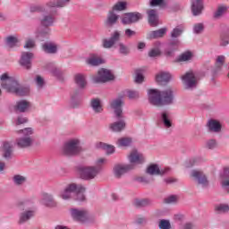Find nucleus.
Wrapping results in <instances>:
<instances>
[{"label":"nucleus","mask_w":229,"mask_h":229,"mask_svg":"<svg viewBox=\"0 0 229 229\" xmlns=\"http://www.w3.org/2000/svg\"><path fill=\"white\" fill-rule=\"evenodd\" d=\"M191 176L202 187H207L208 185V180L207 179V176L205 175V174H203V172L199 170H192L191 172Z\"/></svg>","instance_id":"10"},{"label":"nucleus","mask_w":229,"mask_h":229,"mask_svg":"<svg viewBox=\"0 0 229 229\" xmlns=\"http://www.w3.org/2000/svg\"><path fill=\"white\" fill-rule=\"evenodd\" d=\"M171 78H173V76L169 72H160L156 75L157 83H167L171 81Z\"/></svg>","instance_id":"24"},{"label":"nucleus","mask_w":229,"mask_h":229,"mask_svg":"<svg viewBox=\"0 0 229 229\" xmlns=\"http://www.w3.org/2000/svg\"><path fill=\"white\" fill-rule=\"evenodd\" d=\"M203 30H205V26L203 25V23H196L193 26V33H196L197 35H199V33H201Z\"/></svg>","instance_id":"59"},{"label":"nucleus","mask_w":229,"mask_h":229,"mask_svg":"<svg viewBox=\"0 0 229 229\" xmlns=\"http://www.w3.org/2000/svg\"><path fill=\"white\" fill-rule=\"evenodd\" d=\"M81 142L80 139L74 138L68 140L63 145L61 148V153L65 157H76V155H80L81 153Z\"/></svg>","instance_id":"4"},{"label":"nucleus","mask_w":229,"mask_h":229,"mask_svg":"<svg viewBox=\"0 0 229 229\" xmlns=\"http://www.w3.org/2000/svg\"><path fill=\"white\" fill-rule=\"evenodd\" d=\"M42 49L43 51H45V53H49L50 55H53L56 53V51H58V45H56V43L55 42H46L42 46Z\"/></svg>","instance_id":"28"},{"label":"nucleus","mask_w":229,"mask_h":229,"mask_svg":"<svg viewBox=\"0 0 229 229\" xmlns=\"http://www.w3.org/2000/svg\"><path fill=\"white\" fill-rule=\"evenodd\" d=\"M148 100L151 105H156L160 106L162 105H172L174 100V95L173 94V89H167L164 91H158L157 89H149Z\"/></svg>","instance_id":"2"},{"label":"nucleus","mask_w":229,"mask_h":229,"mask_svg":"<svg viewBox=\"0 0 229 229\" xmlns=\"http://www.w3.org/2000/svg\"><path fill=\"white\" fill-rule=\"evenodd\" d=\"M86 63L88 64V65L96 66L101 65V64H105V61L98 55H92L86 60Z\"/></svg>","instance_id":"33"},{"label":"nucleus","mask_w":229,"mask_h":229,"mask_svg":"<svg viewBox=\"0 0 229 229\" xmlns=\"http://www.w3.org/2000/svg\"><path fill=\"white\" fill-rule=\"evenodd\" d=\"M34 83L38 90H42L46 87V80L40 75H37L34 78Z\"/></svg>","instance_id":"40"},{"label":"nucleus","mask_w":229,"mask_h":229,"mask_svg":"<svg viewBox=\"0 0 229 229\" xmlns=\"http://www.w3.org/2000/svg\"><path fill=\"white\" fill-rule=\"evenodd\" d=\"M123 98H115L113 101H111V108L114 110L115 116L118 119H123Z\"/></svg>","instance_id":"14"},{"label":"nucleus","mask_w":229,"mask_h":229,"mask_svg":"<svg viewBox=\"0 0 229 229\" xmlns=\"http://www.w3.org/2000/svg\"><path fill=\"white\" fill-rule=\"evenodd\" d=\"M19 133L21 134L19 138L16 139V145L18 148H30L33 145V129L25 128L21 131H19Z\"/></svg>","instance_id":"5"},{"label":"nucleus","mask_w":229,"mask_h":229,"mask_svg":"<svg viewBox=\"0 0 229 229\" xmlns=\"http://www.w3.org/2000/svg\"><path fill=\"white\" fill-rule=\"evenodd\" d=\"M209 131H213L214 133H219L221 131V123L216 120H209L207 123Z\"/></svg>","instance_id":"25"},{"label":"nucleus","mask_w":229,"mask_h":229,"mask_svg":"<svg viewBox=\"0 0 229 229\" xmlns=\"http://www.w3.org/2000/svg\"><path fill=\"white\" fill-rule=\"evenodd\" d=\"M142 19V14L140 13H127L123 15L122 22L123 24H133Z\"/></svg>","instance_id":"12"},{"label":"nucleus","mask_w":229,"mask_h":229,"mask_svg":"<svg viewBox=\"0 0 229 229\" xmlns=\"http://www.w3.org/2000/svg\"><path fill=\"white\" fill-rule=\"evenodd\" d=\"M182 83L186 89H196L198 87V78L192 72H188L182 76Z\"/></svg>","instance_id":"9"},{"label":"nucleus","mask_w":229,"mask_h":229,"mask_svg":"<svg viewBox=\"0 0 229 229\" xmlns=\"http://www.w3.org/2000/svg\"><path fill=\"white\" fill-rule=\"evenodd\" d=\"M30 108H31V103H30L28 100H20L15 106V110L18 112H27V110H30Z\"/></svg>","instance_id":"29"},{"label":"nucleus","mask_w":229,"mask_h":229,"mask_svg":"<svg viewBox=\"0 0 229 229\" xmlns=\"http://www.w3.org/2000/svg\"><path fill=\"white\" fill-rule=\"evenodd\" d=\"M26 180L27 179L24 175L15 174L13 176V182L17 186L24 185V183H26Z\"/></svg>","instance_id":"41"},{"label":"nucleus","mask_w":229,"mask_h":229,"mask_svg":"<svg viewBox=\"0 0 229 229\" xmlns=\"http://www.w3.org/2000/svg\"><path fill=\"white\" fill-rule=\"evenodd\" d=\"M24 47H26L27 49H30L31 47H35V40H33V39L27 40Z\"/></svg>","instance_id":"63"},{"label":"nucleus","mask_w":229,"mask_h":229,"mask_svg":"<svg viewBox=\"0 0 229 229\" xmlns=\"http://www.w3.org/2000/svg\"><path fill=\"white\" fill-rule=\"evenodd\" d=\"M171 173L170 167H165L163 169H160V167L157 166V165H150L147 168V174H150L151 176L158 175V174H169Z\"/></svg>","instance_id":"13"},{"label":"nucleus","mask_w":229,"mask_h":229,"mask_svg":"<svg viewBox=\"0 0 229 229\" xmlns=\"http://www.w3.org/2000/svg\"><path fill=\"white\" fill-rule=\"evenodd\" d=\"M135 205L137 207H148V205H151V200L149 199H136Z\"/></svg>","instance_id":"52"},{"label":"nucleus","mask_w":229,"mask_h":229,"mask_svg":"<svg viewBox=\"0 0 229 229\" xmlns=\"http://www.w3.org/2000/svg\"><path fill=\"white\" fill-rule=\"evenodd\" d=\"M33 216H35V210H27L22 212L20 215V225L26 223V221H30V218L33 217Z\"/></svg>","instance_id":"34"},{"label":"nucleus","mask_w":229,"mask_h":229,"mask_svg":"<svg viewBox=\"0 0 229 229\" xmlns=\"http://www.w3.org/2000/svg\"><path fill=\"white\" fill-rule=\"evenodd\" d=\"M114 44L115 43L111 38L103 40V47H105V49L114 47Z\"/></svg>","instance_id":"61"},{"label":"nucleus","mask_w":229,"mask_h":229,"mask_svg":"<svg viewBox=\"0 0 229 229\" xmlns=\"http://www.w3.org/2000/svg\"><path fill=\"white\" fill-rule=\"evenodd\" d=\"M107 163H108V159H106V157H99L98 159L96 160L95 167H98L99 168V173H100L101 172V166L105 165Z\"/></svg>","instance_id":"57"},{"label":"nucleus","mask_w":229,"mask_h":229,"mask_svg":"<svg viewBox=\"0 0 229 229\" xmlns=\"http://www.w3.org/2000/svg\"><path fill=\"white\" fill-rule=\"evenodd\" d=\"M222 186L224 189H225V191H227V192H229V179H224L222 181Z\"/></svg>","instance_id":"64"},{"label":"nucleus","mask_w":229,"mask_h":229,"mask_svg":"<svg viewBox=\"0 0 229 229\" xmlns=\"http://www.w3.org/2000/svg\"><path fill=\"white\" fill-rule=\"evenodd\" d=\"M95 147L97 149H104L107 155H113V153H115V147L106 143L98 142Z\"/></svg>","instance_id":"27"},{"label":"nucleus","mask_w":229,"mask_h":229,"mask_svg":"<svg viewBox=\"0 0 229 229\" xmlns=\"http://www.w3.org/2000/svg\"><path fill=\"white\" fill-rule=\"evenodd\" d=\"M90 106L95 114H101V112H103V103L99 98H92Z\"/></svg>","instance_id":"26"},{"label":"nucleus","mask_w":229,"mask_h":229,"mask_svg":"<svg viewBox=\"0 0 229 229\" xmlns=\"http://www.w3.org/2000/svg\"><path fill=\"white\" fill-rule=\"evenodd\" d=\"M40 203L41 205H44L45 207H50L51 208L56 207V201H55L53 195L49 193L42 194Z\"/></svg>","instance_id":"20"},{"label":"nucleus","mask_w":229,"mask_h":229,"mask_svg":"<svg viewBox=\"0 0 229 229\" xmlns=\"http://www.w3.org/2000/svg\"><path fill=\"white\" fill-rule=\"evenodd\" d=\"M228 44H229V29H227L220 36V46H223L225 47L228 46Z\"/></svg>","instance_id":"43"},{"label":"nucleus","mask_w":229,"mask_h":229,"mask_svg":"<svg viewBox=\"0 0 229 229\" xmlns=\"http://www.w3.org/2000/svg\"><path fill=\"white\" fill-rule=\"evenodd\" d=\"M72 194L75 195L74 199L76 201H85V187L81 184L70 183L66 185L64 190L60 191L59 198L67 200L72 198Z\"/></svg>","instance_id":"3"},{"label":"nucleus","mask_w":229,"mask_h":229,"mask_svg":"<svg viewBox=\"0 0 229 229\" xmlns=\"http://www.w3.org/2000/svg\"><path fill=\"white\" fill-rule=\"evenodd\" d=\"M77 174L81 180H94L99 174V167L80 165L77 167Z\"/></svg>","instance_id":"6"},{"label":"nucleus","mask_w":229,"mask_h":229,"mask_svg":"<svg viewBox=\"0 0 229 229\" xmlns=\"http://www.w3.org/2000/svg\"><path fill=\"white\" fill-rule=\"evenodd\" d=\"M180 45V41L178 39L172 41L169 44V48L165 50V56H171L176 49H178V46Z\"/></svg>","instance_id":"35"},{"label":"nucleus","mask_w":229,"mask_h":229,"mask_svg":"<svg viewBox=\"0 0 229 229\" xmlns=\"http://www.w3.org/2000/svg\"><path fill=\"white\" fill-rule=\"evenodd\" d=\"M149 4L150 6H160L164 8L165 6V0H150Z\"/></svg>","instance_id":"58"},{"label":"nucleus","mask_w":229,"mask_h":229,"mask_svg":"<svg viewBox=\"0 0 229 229\" xmlns=\"http://www.w3.org/2000/svg\"><path fill=\"white\" fill-rule=\"evenodd\" d=\"M161 120L165 128H171V126H173V122L169 118V114H167L166 112L162 113Z\"/></svg>","instance_id":"42"},{"label":"nucleus","mask_w":229,"mask_h":229,"mask_svg":"<svg viewBox=\"0 0 229 229\" xmlns=\"http://www.w3.org/2000/svg\"><path fill=\"white\" fill-rule=\"evenodd\" d=\"M191 58H192V53L184 52L177 58V62H189V60H191Z\"/></svg>","instance_id":"49"},{"label":"nucleus","mask_w":229,"mask_h":229,"mask_svg":"<svg viewBox=\"0 0 229 229\" xmlns=\"http://www.w3.org/2000/svg\"><path fill=\"white\" fill-rule=\"evenodd\" d=\"M118 47L120 55H123L124 56L130 55V48H128L123 43H119Z\"/></svg>","instance_id":"51"},{"label":"nucleus","mask_w":229,"mask_h":229,"mask_svg":"<svg viewBox=\"0 0 229 229\" xmlns=\"http://www.w3.org/2000/svg\"><path fill=\"white\" fill-rule=\"evenodd\" d=\"M128 8V3L125 1H118L111 9L112 12H124Z\"/></svg>","instance_id":"38"},{"label":"nucleus","mask_w":229,"mask_h":229,"mask_svg":"<svg viewBox=\"0 0 229 229\" xmlns=\"http://www.w3.org/2000/svg\"><path fill=\"white\" fill-rule=\"evenodd\" d=\"M144 155L142 153L137 151V150H132L130 155H129V162L131 164H144Z\"/></svg>","instance_id":"17"},{"label":"nucleus","mask_w":229,"mask_h":229,"mask_svg":"<svg viewBox=\"0 0 229 229\" xmlns=\"http://www.w3.org/2000/svg\"><path fill=\"white\" fill-rule=\"evenodd\" d=\"M207 149H216L217 148V141L216 140H208L205 143Z\"/></svg>","instance_id":"53"},{"label":"nucleus","mask_w":229,"mask_h":229,"mask_svg":"<svg viewBox=\"0 0 229 229\" xmlns=\"http://www.w3.org/2000/svg\"><path fill=\"white\" fill-rule=\"evenodd\" d=\"M74 81L80 89H85L87 87V77L84 74H76L74 77Z\"/></svg>","instance_id":"30"},{"label":"nucleus","mask_w":229,"mask_h":229,"mask_svg":"<svg viewBox=\"0 0 229 229\" xmlns=\"http://www.w3.org/2000/svg\"><path fill=\"white\" fill-rule=\"evenodd\" d=\"M51 33V29L48 27H45L43 30L38 29L36 30V37L38 38V40L44 41L45 38H47Z\"/></svg>","instance_id":"32"},{"label":"nucleus","mask_w":229,"mask_h":229,"mask_svg":"<svg viewBox=\"0 0 229 229\" xmlns=\"http://www.w3.org/2000/svg\"><path fill=\"white\" fill-rule=\"evenodd\" d=\"M70 216L77 223H87L89 221V212L84 209L70 208Z\"/></svg>","instance_id":"8"},{"label":"nucleus","mask_w":229,"mask_h":229,"mask_svg":"<svg viewBox=\"0 0 229 229\" xmlns=\"http://www.w3.org/2000/svg\"><path fill=\"white\" fill-rule=\"evenodd\" d=\"M228 12V6L227 5H219L216 8V11L214 13V18L215 19H221L223 15H225V13Z\"/></svg>","instance_id":"37"},{"label":"nucleus","mask_w":229,"mask_h":229,"mask_svg":"<svg viewBox=\"0 0 229 229\" xmlns=\"http://www.w3.org/2000/svg\"><path fill=\"white\" fill-rule=\"evenodd\" d=\"M119 21V14L115 13V12L110 10L107 13V17L105 21V25L107 28H112L113 26H115L117 24V21Z\"/></svg>","instance_id":"16"},{"label":"nucleus","mask_w":229,"mask_h":229,"mask_svg":"<svg viewBox=\"0 0 229 229\" xmlns=\"http://www.w3.org/2000/svg\"><path fill=\"white\" fill-rule=\"evenodd\" d=\"M110 39L115 44L121 40V32L119 30H115L112 35Z\"/></svg>","instance_id":"60"},{"label":"nucleus","mask_w":229,"mask_h":229,"mask_svg":"<svg viewBox=\"0 0 229 229\" xmlns=\"http://www.w3.org/2000/svg\"><path fill=\"white\" fill-rule=\"evenodd\" d=\"M126 96L129 98V99H139L140 94L137 90L129 89L126 91Z\"/></svg>","instance_id":"55"},{"label":"nucleus","mask_w":229,"mask_h":229,"mask_svg":"<svg viewBox=\"0 0 229 229\" xmlns=\"http://www.w3.org/2000/svg\"><path fill=\"white\" fill-rule=\"evenodd\" d=\"M13 153V145L8 141L4 142L3 145L4 158H6V160H10V158H12Z\"/></svg>","instance_id":"22"},{"label":"nucleus","mask_w":229,"mask_h":229,"mask_svg":"<svg viewBox=\"0 0 229 229\" xmlns=\"http://www.w3.org/2000/svg\"><path fill=\"white\" fill-rule=\"evenodd\" d=\"M160 46V42L156 43V47L152 48L149 53L148 56L151 58H155V56H160V48L158 47Z\"/></svg>","instance_id":"48"},{"label":"nucleus","mask_w":229,"mask_h":229,"mask_svg":"<svg viewBox=\"0 0 229 229\" xmlns=\"http://www.w3.org/2000/svg\"><path fill=\"white\" fill-rule=\"evenodd\" d=\"M72 0H50L47 3V8H65L71 4Z\"/></svg>","instance_id":"15"},{"label":"nucleus","mask_w":229,"mask_h":229,"mask_svg":"<svg viewBox=\"0 0 229 229\" xmlns=\"http://www.w3.org/2000/svg\"><path fill=\"white\" fill-rule=\"evenodd\" d=\"M147 14L148 17V24H150V26H158V14L157 13V10L149 9L147 11Z\"/></svg>","instance_id":"23"},{"label":"nucleus","mask_w":229,"mask_h":229,"mask_svg":"<svg viewBox=\"0 0 229 229\" xmlns=\"http://www.w3.org/2000/svg\"><path fill=\"white\" fill-rule=\"evenodd\" d=\"M203 0H191V13L196 17L203 12Z\"/></svg>","instance_id":"19"},{"label":"nucleus","mask_w":229,"mask_h":229,"mask_svg":"<svg viewBox=\"0 0 229 229\" xmlns=\"http://www.w3.org/2000/svg\"><path fill=\"white\" fill-rule=\"evenodd\" d=\"M131 169H133V165L118 164L114 166L113 172L116 178H121V176L126 174V173L131 171Z\"/></svg>","instance_id":"11"},{"label":"nucleus","mask_w":229,"mask_h":229,"mask_svg":"<svg viewBox=\"0 0 229 229\" xmlns=\"http://www.w3.org/2000/svg\"><path fill=\"white\" fill-rule=\"evenodd\" d=\"M167 33L166 28H162L157 30L151 31L148 34V38H161V37H164Z\"/></svg>","instance_id":"36"},{"label":"nucleus","mask_w":229,"mask_h":229,"mask_svg":"<svg viewBox=\"0 0 229 229\" xmlns=\"http://www.w3.org/2000/svg\"><path fill=\"white\" fill-rule=\"evenodd\" d=\"M117 144L120 148H126L131 144V138H121L118 140Z\"/></svg>","instance_id":"47"},{"label":"nucleus","mask_w":229,"mask_h":229,"mask_svg":"<svg viewBox=\"0 0 229 229\" xmlns=\"http://www.w3.org/2000/svg\"><path fill=\"white\" fill-rule=\"evenodd\" d=\"M136 77L135 81L136 83H142L144 81V70L138 69L136 70Z\"/></svg>","instance_id":"50"},{"label":"nucleus","mask_w":229,"mask_h":229,"mask_svg":"<svg viewBox=\"0 0 229 229\" xmlns=\"http://www.w3.org/2000/svg\"><path fill=\"white\" fill-rule=\"evenodd\" d=\"M56 18L53 14H44L40 20L41 26L44 28H49L55 24Z\"/></svg>","instance_id":"21"},{"label":"nucleus","mask_w":229,"mask_h":229,"mask_svg":"<svg viewBox=\"0 0 229 229\" xmlns=\"http://www.w3.org/2000/svg\"><path fill=\"white\" fill-rule=\"evenodd\" d=\"M183 30H185V27L183 25H179L175 27L171 32L172 38H178V37H180V35L183 33Z\"/></svg>","instance_id":"44"},{"label":"nucleus","mask_w":229,"mask_h":229,"mask_svg":"<svg viewBox=\"0 0 229 229\" xmlns=\"http://www.w3.org/2000/svg\"><path fill=\"white\" fill-rule=\"evenodd\" d=\"M179 197L177 195H170L166 199H165V203H176L178 201Z\"/></svg>","instance_id":"62"},{"label":"nucleus","mask_w":229,"mask_h":229,"mask_svg":"<svg viewBox=\"0 0 229 229\" xmlns=\"http://www.w3.org/2000/svg\"><path fill=\"white\" fill-rule=\"evenodd\" d=\"M111 131H123L124 128H126V123H124V120H121L119 122H114L109 125Z\"/></svg>","instance_id":"31"},{"label":"nucleus","mask_w":229,"mask_h":229,"mask_svg":"<svg viewBox=\"0 0 229 229\" xmlns=\"http://www.w3.org/2000/svg\"><path fill=\"white\" fill-rule=\"evenodd\" d=\"M0 83L2 89L12 94H16V96H28L30 94V88L19 85V82L13 77H9L7 73H4L0 77Z\"/></svg>","instance_id":"1"},{"label":"nucleus","mask_w":229,"mask_h":229,"mask_svg":"<svg viewBox=\"0 0 229 229\" xmlns=\"http://www.w3.org/2000/svg\"><path fill=\"white\" fill-rule=\"evenodd\" d=\"M33 58V53L23 52L20 60L21 65L25 69H31V59Z\"/></svg>","instance_id":"18"},{"label":"nucleus","mask_w":229,"mask_h":229,"mask_svg":"<svg viewBox=\"0 0 229 229\" xmlns=\"http://www.w3.org/2000/svg\"><path fill=\"white\" fill-rule=\"evenodd\" d=\"M159 229H171V222L169 220L162 219L158 224Z\"/></svg>","instance_id":"56"},{"label":"nucleus","mask_w":229,"mask_h":229,"mask_svg":"<svg viewBox=\"0 0 229 229\" xmlns=\"http://www.w3.org/2000/svg\"><path fill=\"white\" fill-rule=\"evenodd\" d=\"M226 60V57L225 55H218L216 59V72H218V71L225 65V62Z\"/></svg>","instance_id":"45"},{"label":"nucleus","mask_w":229,"mask_h":229,"mask_svg":"<svg viewBox=\"0 0 229 229\" xmlns=\"http://www.w3.org/2000/svg\"><path fill=\"white\" fill-rule=\"evenodd\" d=\"M114 80V74L110 70H106L102 68L98 71L97 75L92 77L93 83H106V81H110Z\"/></svg>","instance_id":"7"},{"label":"nucleus","mask_w":229,"mask_h":229,"mask_svg":"<svg viewBox=\"0 0 229 229\" xmlns=\"http://www.w3.org/2000/svg\"><path fill=\"white\" fill-rule=\"evenodd\" d=\"M50 72L58 80H62L64 78V73H62V71H60V69L55 66H52V69L50 70Z\"/></svg>","instance_id":"54"},{"label":"nucleus","mask_w":229,"mask_h":229,"mask_svg":"<svg viewBox=\"0 0 229 229\" xmlns=\"http://www.w3.org/2000/svg\"><path fill=\"white\" fill-rule=\"evenodd\" d=\"M215 211L216 212V214H228L229 205L226 203L217 204L215 207Z\"/></svg>","instance_id":"39"},{"label":"nucleus","mask_w":229,"mask_h":229,"mask_svg":"<svg viewBox=\"0 0 229 229\" xmlns=\"http://www.w3.org/2000/svg\"><path fill=\"white\" fill-rule=\"evenodd\" d=\"M6 44L8 47H15L19 44V38L17 36H9L6 38Z\"/></svg>","instance_id":"46"}]
</instances>
